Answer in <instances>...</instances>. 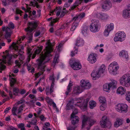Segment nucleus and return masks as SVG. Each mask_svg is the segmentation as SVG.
<instances>
[{
	"instance_id": "nucleus-23",
	"label": "nucleus",
	"mask_w": 130,
	"mask_h": 130,
	"mask_svg": "<svg viewBox=\"0 0 130 130\" xmlns=\"http://www.w3.org/2000/svg\"><path fill=\"white\" fill-rule=\"evenodd\" d=\"M67 105L69 107H71L73 109V112L71 115V117H73V116H75V115L77 114L78 112V110L75 107L71 105H69L68 104Z\"/></svg>"
},
{
	"instance_id": "nucleus-37",
	"label": "nucleus",
	"mask_w": 130,
	"mask_h": 130,
	"mask_svg": "<svg viewBox=\"0 0 130 130\" xmlns=\"http://www.w3.org/2000/svg\"><path fill=\"white\" fill-rule=\"evenodd\" d=\"M99 101L101 104H106V98L103 97H100L99 98Z\"/></svg>"
},
{
	"instance_id": "nucleus-24",
	"label": "nucleus",
	"mask_w": 130,
	"mask_h": 130,
	"mask_svg": "<svg viewBox=\"0 0 130 130\" xmlns=\"http://www.w3.org/2000/svg\"><path fill=\"white\" fill-rule=\"evenodd\" d=\"M82 91L81 89V88L79 86H77L75 87L74 88L73 92L74 93L78 94L81 93Z\"/></svg>"
},
{
	"instance_id": "nucleus-43",
	"label": "nucleus",
	"mask_w": 130,
	"mask_h": 130,
	"mask_svg": "<svg viewBox=\"0 0 130 130\" xmlns=\"http://www.w3.org/2000/svg\"><path fill=\"white\" fill-rule=\"evenodd\" d=\"M24 126V124L22 123L18 125L19 127L21 129V130H26Z\"/></svg>"
},
{
	"instance_id": "nucleus-53",
	"label": "nucleus",
	"mask_w": 130,
	"mask_h": 130,
	"mask_svg": "<svg viewBox=\"0 0 130 130\" xmlns=\"http://www.w3.org/2000/svg\"><path fill=\"white\" fill-rule=\"evenodd\" d=\"M37 122V120L36 118H34L31 121L30 124L31 125H36Z\"/></svg>"
},
{
	"instance_id": "nucleus-27",
	"label": "nucleus",
	"mask_w": 130,
	"mask_h": 130,
	"mask_svg": "<svg viewBox=\"0 0 130 130\" xmlns=\"http://www.w3.org/2000/svg\"><path fill=\"white\" fill-rule=\"evenodd\" d=\"M59 55L58 54H56L54 58L53 62L52 63V65L54 67L55 66L56 64L58 63V62L59 60Z\"/></svg>"
},
{
	"instance_id": "nucleus-54",
	"label": "nucleus",
	"mask_w": 130,
	"mask_h": 130,
	"mask_svg": "<svg viewBox=\"0 0 130 130\" xmlns=\"http://www.w3.org/2000/svg\"><path fill=\"white\" fill-rule=\"evenodd\" d=\"M82 2V0H77L74 3L75 5L77 6L81 4Z\"/></svg>"
},
{
	"instance_id": "nucleus-30",
	"label": "nucleus",
	"mask_w": 130,
	"mask_h": 130,
	"mask_svg": "<svg viewBox=\"0 0 130 130\" xmlns=\"http://www.w3.org/2000/svg\"><path fill=\"white\" fill-rule=\"evenodd\" d=\"M18 43H15L14 42H13L11 45L9 46V48L10 49L12 48L14 49L15 50H16L18 49Z\"/></svg>"
},
{
	"instance_id": "nucleus-64",
	"label": "nucleus",
	"mask_w": 130,
	"mask_h": 130,
	"mask_svg": "<svg viewBox=\"0 0 130 130\" xmlns=\"http://www.w3.org/2000/svg\"><path fill=\"white\" fill-rule=\"evenodd\" d=\"M76 128V127L74 126V127L70 126L67 128L68 130H75V129Z\"/></svg>"
},
{
	"instance_id": "nucleus-31",
	"label": "nucleus",
	"mask_w": 130,
	"mask_h": 130,
	"mask_svg": "<svg viewBox=\"0 0 130 130\" xmlns=\"http://www.w3.org/2000/svg\"><path fill=\"white\" fill-rule=\"evenodd\" d=\"M89 27L88 26H84L82 29V32L83 35H86L87 34V31L88 30Z\"/></svg>"
},
{
	"instance_id": "nucleus-61",
	"label": "nucleus",
	"mask_w": 130,
	"mask_h": 130,
	"mask_svg": "<svg viewBox=\"0 0 130 130\" xmlns=\"http://www.w3.org/2000/svg\"><path fill=\"white\" fill-rule=\"evenodd\" d=\"M45 99L47 102L48 103L51 102L52 101L51 99H50L48 97H47Z\"/></svg>"
},
{
	"instance_id": "nucleus-32",
	"label": "nucleus",
	"mask_w": 130,
	"mask_h": 130,
	"mask_svg": "<svg viewBox=\"0 0 130 130\" xmlns=\"http://www.w3.org/2000/svg\"><path fill=\"white\" fill-rule=\"evenodd\" d=\"M99 18L102 20H105L108 18V15L105 13H101L100 14Z\"/></svg>"
},
{
	"instance_id": "nucleus-16",
	"label": "nucleus",
	"mask_w": 130,
	"mask_h": 130,
	"mask_svg": "<svg viewBox=\"0 0 130 130\" xmlns=\"http://www.w3.org/2000/svg\"><path fill=\"white\" fill-rule=\"evenodd\" d=\"M18 55L14 54L12 55H9L8 54H7L6 55H4L3 56V58L6 60L7 62H8L9 64H10L11 62V59L12 57L15 58H16L18 57Z\"/></svg>"
},
{
	"instance_id": "nucleus-36",
	"label": "nucleus",
	"mask_w": 130,
	"mask_h": 130,
	"mask_svg": "<svg viewBox=\"0 0 130 130\" xmlns=\"http://www.w3.org/2000/svg\"><path fill=\"white\" fill-rule=\"evenodd\" d=\"M96 102L94 101H90L89 102L90 107L91 109H93L96 106Z\"/></svg>"
},
{
	"instance_id": "nucleus-52",
	"label": "nucleus",
	"mask_w": 130,
	"mask_h": 130,
	"mask_svg": "<svg viewBox=\"0 0 130 130\" xmlns=\"http://www.w3.org/2000/svg\"><path fill=\"white\" fill-rule=\"evenodd\" d=\"M127 93L128 94L126 97V99L128 102H130V92H128Z\"/></svg>"
},
{
	"instance_id": "nucleus-50",
	"label": "nucleus",
	"mask_w": 130,
	"mask_h": 130,
	"mask_svg": "<svg viewBox=\"0 0 130 130\" xmlns=\"http://www.w3.org/2000/svg\"><path fill=\"white\" fill-rule=\"evenodd\" d=\"M8 26L10 28V29L12 30L13 29L14 27V25L12 22H10L9 23Z\"/></svg>"
},
{
	"instance_id": "nucleus-13",
	"label": "nucleus",
	"mask_w": 130,
	"mask_h": 130,
	"mask_svg": "<svg viewBox=\"0 0 130 130\" xmlns=\"http://www.w3.org/2000/svg\"><path fill=\"white\" fill-rule=\"evenodd\" d=\"M80 84L81 87L84 89H89L91 87V85L89 82L84 79L82 80Z\"/></svg>"
},
{
	"instance_id": "nucleus-48",
	"label": "nucleus",
	"mask_w": 130,
	"mask_h": 130,
	"mask_svg": "<svg viewBox=\"0 0 130 130\" xmlns=\"http://www.w3.org/2000/svg\"><path fill=\"white\" fill-rule=\"evenodd\" d=\"M36 101V99L32 100L30 101L29 103L31 105L34 106V103Z\"/></svg>"
},
{
	"instance_id": "nucleus-25",
	"label": "nucleus",
	"mask_w": 130,
	"mask_h": 130,
	"mask_svg": "<svg viewBox=\"0 0 130 130\" xmlns=\"http://www.w3.org/2000/svg\"><path fill=\"white\" fill-rule=\"evenodd\" d=\"M84 43V41L83 40L80 38H78L75 45L76 46H79L83 45Z\"/></svg>"
},
{
	"instance_id": "nucleus-3",
	"label": "nucleus",
	"mask_w": 130,
	"mask_h": 130,
	"mask_svg": "<svg viewBox=\"0 0 130 130\" xmlns=\"http://www.w3.org/2000/svg\"><path fill=\"white\" fill-rule=\"evenodd\" d=\"M121 85L127 87L130 86V74H126L122 76L120 79Z\"/></svg>"
},
{
	"instance_id": "nucleus-11",
	"label": "nucleus",
	"mask_w": 130,
	"mask_h": 130,
	"mask_svg": "<svg viewBox=\"0 0 130 130\" xmlns=\"http://www.w3.org/2000/svg\"><path fill=\"white\" fill-rule=\"evenodd\" d=\"M79 101L77 102V104L75 105H76L77 106L80 107L81 108H85L87 107L88 102L89 100V98L87 99L85 101L83 99L81 98Z\"/></svg>"
},
{
	"instance_id": "nucleus-18",
	"label": "nucleus",
	"mask_w": 130,
	"mask_h": 130,
	"mask_svg": "<svg viewBox=\"0 0 130 130\" xmlns=\"http://www.w3.org/2000/svg\"><path fill=\"white\" fill-rule=\"evenodd\" d=\"M123 16L125 18L130 17V5H129L126 9L123 11Z\"/></svg>"
},
{
	"instance_id": "nucleus-9",
	"label": "nucleus",
	"mask_w": 130,
	"mask_h": 130,
	"mask_svg": "<svg viewBox=\"0 0 130 130\" xmlns=\"http://www.w3.org/2000/svg\"><path fill=\"white\" fill-rule=\"evenodd\" d=\"M92 23L90 25V29L93 32H95L99 31V21L95 19H93L91 21Z\"/></svg>"
},
{
	"instance_id": "nucleus-8",
	"label": "nucleus",
	"mask_w": 130,
	"mask_h": 130,
	"mask_svg": "<svg viewBox=\"0 0 130 130\" xmlns=\"http://www.w3.org/2000/svg\"><path fill=\"white\" fill-rule=\"evenodd\" d=\"M115 108L120 113H125L127 111L128 106L125 104L119 103L116 106Z\"/></svg>"
},
{
	"instance_id": "nucleus-4",
	"label": "nucleus",
	"mask_w": 130,
	"mask_h": 130,
	"mask_svg": "<svg viewBox=\"0 0 130 130\" xmlns=\"http://www.w3.org/2000/svg\"><path fill=\"white\" fill-rule=\"evenodd\" d=\"M96 121L92 119L91 117L84 115L83 117V119L82 121V128L84 127L86 125H89L90 126L93 125L95 123Z\"/></svg>"
},
{
	"instance_id": "nucleus-14",
	"label": "nucleus",
	"mask_w": 130,
	"mask_h": 130,
	"mask_svg": "<svg viewBox=\"0 0 130 130\" xmlns=\"http://www.w3.org/2000/svg\"><path fill=\"white\" fill-rule=\"evenodd\" d=\"M23 106L22 105L20 106L18 108L17 107H13L12 109V112L14 115L17 116L16 112H17V114H19L23 110Z\"/></svg>"
},
{
	"instance_id": "nucleus-19",
	"label": "nucleus",
	"mask_w": 130,
	"mask_h": 130,
	"mask_svg": "<svg viewBox=\"0 0 130 130\" xmlns=\"http://www.w3.org/2000/svg\"><path fill=\"white\" fill-rule=\"evenodd\" d=\"M12 30L9 27H7L6 29V34L5 37L6 39L9 38L12 33Z\"/></svg>"
},
{
	"instance_id": "nucleus-34",
	"label": "nucleus",
	"mask_w": 130,
	"mask_h": 130,
	"mask_svg": "<svg viewBox=\"0 0 130 130\" xmlns=\"http://www.w3.org/2000/svg\"><path fill=\"white\" fill-rule=\"evenodd\" d=\"M78 23L76 22H74L71 26L70 29V30L72 31L74 30L76 27L78 26Z\"/></svg>"
},
{
	"instance_id": "nucleus-56",
	"label": "nucleus",
	"mask_w": 130,
	"mask_h": 130,
	"mask_svg": "<svg viewBox=\"0 0 130 130\" xmlns=\"http://www.w3.org/2000/svg\"><path fill=\"white\" fill-rule=\"evenodd\" d=\"M71 89H70V88H68L67 87V90L66 91L65 93L66 95H68L69 93L71 91Z\"/></svg>"
},
{
	"instance_id": "nucleus-10",
	"label": "nucleus",
	"mask_w": 130,
	"mask_h": 130,
	"mask_svg": "<svg viewBox=\"0 0 130 130\" xmlns=\"http://www.w3.org/2000/svg\"><path fill=\"white\" fill-rule=\"evenodd\" d=\"M126 35L123 31H119L116 34V37L114 40L115 42L120 41L122 42L125 40Z\"/></svg>"
},
{
	"instance_id": "nucleus-38",
	"label": "nucleus",
	"mask_w": 130,
	"mask_h": 130,
	"mask_svg": "<svg viewBox=\"0 0 130 130\" xmlns=\"http://www.w3.org/2000/svg\"><path fill=\"white\" fill-rule=\"evenodd\" d=\"M43 48V46H41L40 47H37L36 50L35 51V54H38L41 51Z\"/></svg>"
},
{
	"instance_id": "nucleus-60",
	"label": "nucleus",
	"mask_w": 130,
	"mask_h": 130,
	"mask_svg": "<svg viewBox=\"0 0 130 130\" xmlns=\"http://www.w3.org/2000/svg\"><path fill=\"white\" fill-rule=\"evenodd\" d=\"M45 92L46 94L47 95L49 92L50 93V90L49 89V87H46L45 89Z\"/></svg>"
},
{
	"instance_id": "nucleus-57",
	"label": "nucleus",
	"mask_w": 130,
	"mask_h": 130,
	"mask_svg": "<svg viewBox=\"0 0 130 130\" xmlns=\"http://www.w3.org/2000/svg\"><path fill=\"white\" fill-rule=\"evenodd\" d=\"M40 118L41 120L42 121H44L46 118H45L43 115H42L40 117Z\"/></svg>"
},
{
	"instance_id": "nucleus-40",
	"label": "nucleus",
	"mask_w": 130,
	"mask_h": 130,
	"mask_svg": "<svg viewBox=\"0 0 130 130\" xmlns=\"http://www.w3.org/2000/svg\"><path fill=\"white\" fill-rule=\"evenodd\" d=\"M52 18H53L52 17H51L48 19L47 20V21H50L52 20V21L51 22V23L52 26L53 25V24L55 22H56L58 21L57 20V19H53L52 20Z\"/></svg>"
},
{
	"instance_id": "nucleus-12",
	"label": "nucleus",
	"mask_w": 130,
	"mask_h": 130,
	"mask_svg": "<svg viewBox=\"0 0 130 130\" xmlns=\"http://www.w3.org/2000/svg\"><path fill=\"white\" fill-rule=\"evenodd\" d=\"M69 63L71 67L74 70H79L82 68V66L78 61H76L71 60L70 61Z\"/></svg>"
},
{
	"instance_id": "nucleus-21",
	"label": "nucleus",
	"mask_w": 130,
	"mask_h": 130,
	"mask_svg": "<svg viewBox=\"0 0 130 130\" xmlns=\"http://www.w3.org/2000/svg\"><path fill=\"white\" fill-rule=\"evenodd\" d=\"M9 80L10 81V86L13 87L14 86V85L15 83L16 80L14 78L12 77V76H14L13 74H9Z\"/></svg>"
},
{
	"instance_id": "nucleus-28",
	"label": "nucleus",
	"mask_w": 130,
	"mask_h": 130,
	"mask_svg": "<svg viewBox=\"0 0 130 130\" xmlns=\"http://www.w3.org/2000/svg\"><path fill=\"white\" fill-rule=\"evenodd\" d=\"M106 119V116H103L102 118V120L100 121V125L102 127H105L107 123L104 121V120H105Z\"/></svg>"
},
{
	"instance_id": "nucleus-46",
	"label": "nucleus",
	"mask_w": 130,
	"mask_h": 130,
	"mask_svg": "<svg viewBox=\"0 0 130 130\" xmlns=\"http://www.w3.org/2000/svg\"><path fill=\"white\" fill-rule=\"evenodd\" d=\"M21 61L16 60L15 61V63L16 64V65L15 67H17L18 68H19L21 65V64L20 63Z\"/></svg>"
},
{
	"instance_id": "nucleus-35",
	"label": "nucleus",
	"mask_w": 130,
	"mask_h": 130,
	"mask_svg": "<svg viewBox=\"0 0 130 130\" xmlns=\"http://www.w3.org/2000/svg\"><path fill=\"white\" fill-rule=\"evenodd\" d=\"M7 62L6 60L4 59L2 61L0 62V70H2L4 69H5L6 66L3 65L4 63H6Z\"/></svg>"
},
{
	"instance_id": "nucleus-55",
	"label": "nucleus",
	"mask_w": 130,
	"mask_h": 130,
	"mask_svg": "<svg viewBox=\"0 0 130 130\" xmlns=\"http://www.w3.org/2000/svg\"><path fill=\"white\" fill-rule=\"evenodd\" d=\"M17 129L12 126H8L7 130H17Z\"/></svg>"
},
{
	"instance_id": "nucleus-58",
	"label": "nucleus",
	"mask_w": 130,
	"mask_h": 130,
	"mask_svg": "<svg viewBox=\"0 0 130 130\" xmlns=\"http://www.w3.org/2000/svg\"><path fill=\"white\" fill-rule=\"evenodd\" d=\"M77 15H76L75 17H74L72 19V20L75 21L74 22H76L75 21H79V19L78 18Z\"/></svg>"
},
{
	"instance_id": "nucleus-15",
	"label": "nucleus",
	"mask_w": 130,
	"mask_h": 130,
	"mask_svg": "<svg viewBox=\"0 0 130 130\" xmlns=\"http://www.w3.org/2000/svg\"><path fill=\"white\" fill-rule=\"evenodd\" d=\"M111 6L110 1L109 0H106L104 2L102 6V8L105 10H108L111 8Z\"/></svg>"
},
{
	"instance_id": "nucleus-5",
	"label": "nucleus",
	"mask_w": 130,
	"mask_h": 130,
	"mask_svg": "<svg viewBox=\"0 0 130 130\" xmlns=\"http://www.w3.org/2000/svg\"><path fill=\"white\" fill-rule=\"evenodd\" d=\"M105 69V65L102 64L98 70L93 71L91 74V76L93 77V80H95L100 77L101 75L103 73Z\"/></svg>"
},
{
	"instance_id": "nucleus-6",
	"label": "nucleus",
	"mask_w": 130,
	"mask_h": 130,
	"mask_svg": "<svg viewBox=\"0 0 130 130\" xmlns=\"http://www.w3.org/2000/svg\"><path fill=\"white\" fill-rule=\"evenodd\" d=\"M117 82L115 80H112L109 83H107L104 85L103 86V90L106 92H108L111 88L112 89L116 88Z\"/></svg>"
},
{
	"instance_id": "nucleus-42",
	"label": "nucleus",
	"mask_w": 130,
	"mask_h": 130,
	"mask_svg": "<svg viewBox=\"0 0 130 130\" xmlns=\"http://www.w3.org/2000/svg\"><path fill=\"white\" fill-rule=\"evenodd\" d=\"M79 21L83 18H84L85 15V14L84 13H82L78 15H77Z\"/></svg>"
},
{
	"instance_id": "nucleus-22",
	"label": "nucleus",
	"mask_w": 130,
	"mask_h": 130,
	"mask_svg": "<svg viewBox=\"0 0 130 130\" xmlns=\"http://www.w3.org/2000/svg\"><path fill=\"white\" fill-rule=\"evenodd\" d=\"M125 89L122 86H120L117 89V93L118 94L122 95L124 94L125 93Z\"/></svg>"
},
{
	"instance_id": "nucleus-49",
	"label": "nucleus",
	"mask_w": 130,
	"mask_h": 130,
	"mask_svg": "<svg viewBox=\"0 0 130 130\" xmlns=\"http://www.w3.org/2000/svg\"><path fill=\"white\" fill-rule=\"evenodd\" d=\"M34 1L36 2L35 3L34 2H30V4L31 5V6H32L33 5V3H34L35 5L37 7V8H38V3L37 2V1H39V0H34Z\"/></svg>"
},
{
	"instance_id": "nucleus-59",
	"label": "nucleus",
	"mask_w": 130,
	"mask_h": 130,
	"mask_svg": "<svg viewBox=\"0 0 130 130\" xmlns=\"http://www.w3.org/2000/svg\"><path fill=\"white\" fill-rule=\"evenodd\" d=\"M63 45V44L60 43L59 44L58 46H57L56 48H57L58 50V51H60V48Z\"/></svg>"
},
{
	"instance_id": "nucleus-20",
	"label": "nucleus",
	"mask_w": 130,
	"mask_h": 130,
	"mask_svg": "<svg viewBox=\"0 0 130 130\" xmlns=\"http://www.w3.org/2000/svg\"><path fill=\"white\" fill-rule=\"evenodd\" d=\"M123 123V120L122 119L118 118L114 123V126L116 128L122 125Z\"/></svg>"
},
{
	"instance_id": "nucleus-47",
	"label": "nucleus",
	"mask_w": 130,
	"mask_h": 130,
	"mask_svg": "<svg viewBox=\"0 0 130 130\" xmlns=\"http://www.w3.org/2000/svg\"><path fill=\"white\" fill-rule=\"evenodd\" d=\"M110 31L105 28L103 33L104 36L106 37L108 36Z\"/></svg>"
},
{
	"instance_id": "nucleus-63",
	"label": "nucleus",
	"mask_w": 130,
	"mask_h": 130,
	"mask_svg": "<svg viewBox=\"0 0 130 130\" xmlns=\"http://www.w3.org/2000/svg\"><path fill=\"white\" fill-rule=\"evenodd\" d=\"M125 52L124 51L122 50L120 52L119 55L120 56H122L123 57V56L124 55Z\"/></svg>"
},
{
	"instance_id": "nucleus-39",
	"label": "nucleus",
	"mask_w": 130,
	"mask_h": 130,
	"mask_svg": "<svg viewBox=\"0 0 130 130\" xmlns=\"http://www.w3.org/2000/svg\"><path fill=\"white\" fill-rule=\"evenodd\" d=\"M13 92L14 95H17L19 92V90L18 88H14L13 89Z\"/></svg>"
},
{
	"instance_id": "nucleus-33",
	"label": "nucleus",
	"mask_w": 130,
	"mask_h": 130,
	"mask_svg": "<svg viewBox=\"0 0 130 130\" xmlns=\"http://www.w3.org/2000/svg\"><path fill=\"white\" fill-rule=\"evenodd\" d=\"M79 100H80V98H75L74 99H73L72 98L69 101V104H70V105L71 103L74 104L76 102L77 103V102H78L79 101ZM77 104V103H76V104ZM75 104H75V105L76 106H77L76 105H75Z\"/></svg>"
},
{
	"instance_id": "nucleus-2",
	"label": "nucleus",
	"mask_w": 130,
	"mask_h": 130,
	"mask_svg": "<svg viewBox=\"0 0 130 130\" xmlns=\"http://www.w3.org/2000/svg\"><path fill=\"white\" fill-rule=\"evenodd\" d=\"M28 26L25 29V30L27 32V37L28 40V43H30L32 41V31L37 27V23L36 22H32L28 23Z\"/></svg>"
},
{
	"instance_id": "nucleus-29",
	"label": "nucleus",
	"mask_w": 130,
	"mask_h": 130,
	"mask_svg": "<svg viewBox=\"0 0 130 130\" xmlns=\"http://www.w3.org/2000/svg\"><path fill=\"white\" fill-rule=\"evenodd\" d=\"M113 28L114 25L112 23H111L109 24H108L105 26V28L110 31L112 30Z\"/></svg>"
},
{
	"instance_id": "nucleus-45",
	"label": "nucleus",
	"mask_w": 130,
	"mask_h": 130,
	"mask_svg": "<svg viewBox=\"0 0 130 130\" xmlns=\"http://www.w3.org/2000/svg\"><path fill=\"white\" fill-rule=\"evenodd\" d=\"M52 82V84L51 85V86L50 88V93H52L54 90V82Z\"/></svg>"
},
{
	"instance_id": "nucleus-7",
	"label": "nucleus",
	"mask_w": 130,
	"mask_h": 130,
	"mask_svg": "<svg viewBox=\"0 0 130 130\" xmlns=\"http://www.w3.org/2000/svg\"><path fill=\"white\" fill-rule=\"evenodd\" d=\"M119 67L117 63L114 62L111 63L109 65L108 68L109 73L111 74H116L117 70L119 69Z\"/></svg>"
},
{
	"instance_id": "nucleus-62",
	"label": "nucleus",
	"mask_w": 130,
	"mask_h": 130,
	"mask_svg": "<svg viewBox=\"0 0 130 130\" xmlns=\"http://www.w3.org/2000/svg\"><path fill=\"white\" fill-rule=\"evenodd\" d=\"M55 13H56V15L57 16H59L60 14V10H58L56 9H55Z\"/></svg>"
},
{
	"instance_id": "nucleus-1",
	"label": "nucleus",
	"mask_w": 130,
	"mask_h": 130,
	"mask_svg": "<svg viewBox=\"0 0 130 130\" xmlns=\"http://www.w3.org/2000/svg\"><path fill=\"white\" fill-rule=\"evenodd\" d=\"M46 45L45 49L44 50V51L39 55L38 64V69L39 72L35 74L37 77H38L44 71L45 66L44 64L48 62L50 59V57L51 56L50 53L52 51V44L50 40L46 42Z\"/></svg>"
},
{
	"instance_id": "nucleus-41",
	"label": "nucleus",
	"mask_w": 130,
	"mask_h": 130,
	"mask_svg": "<svg viewBox=\"0 0 130 130\" xmlns=\"http://www.w3.org/2000/svg\"><path fill=\"white\" fill-rule=\"evenodd\" d=\"M106 107V104H101L100 107L101 110L103 111L104 110Z\"/></svg>"
},
{
	"instance_id": "nucleus-17",
	"label": "nucleus",
	"mask_w": 130,
	"mask_h": 130,
	"mask_svg": "<svg viewBox=\"0 0 130 130\" xmlns=\"http://www.w3.org/2000/svg\"><path fill=\"white\" fill-rule=\"evenodd\" d=\"M96 54L94 53H91L88 57V60L91 63H94L96 61Z\"/></svg>"
},
{
	"instance_id": "nucleus-51",
	"label": "nucleus",
	"mask_w": 130,
	"mask_h": 130,
	"mask_svg": "<svg viewBox=\"0 0 130 130\" xmlns=\"http://www.w3.org/2000/svg\"><path fill=\"white\" fill-rule=\"evenodd\" d=\"M68 11H67L66 10V8H64L63 9V10L62 12H61V14L60 15V16L61 17H63L65 14L66 13H67Z\"/></svg>"
},
{
	"instance_id": "nucleus-26",
	"label": "nucleus",
	"mask_w": 130,
	"mask_h": 130,
	"mask_svg": "<svg viewBox=\"0 0 130 130\" xmlns=\"http://www.w3.org/2000/svg\"><path fill=\"white\" fill-rule=\"evenodd\" d=\"M71 119H72V123L73 125L77 123L79 121V119L78 117L76 116H73V117H71Z\"/></svg>"
},
{
	"instance_id": "nucleus-44",
	"label": "nucleus",
	"mask_w": 130,
	"mask_h": 130,
	"mask_svg": "<svg viewBox=\"0 0 130 130\" xmlns=\"http://www.w3.org/2000/svg\"><path fill=\"white\" fill-rule=\"evenodd\" d=\"M74 48L75 49L74 51H72L71 52V56L73 57L74 56L75 54H77V49L76 48V47H74Z\"/></svg>"
}]
</instances>
